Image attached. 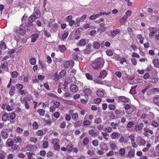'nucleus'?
Wrapping results in <instances>:
<instances>
[{
    "label": "nucleus",
    "instance_id": "72a5a7b5",
    "mask_svg": "<svg viewBox=\"0 0 159 159\" xmlns=\"http://www.w3.org/2000/svg\"><path fill=\"white\" fill-rule=\"evenodd\" d=\"M6 47L5 42L3 41V40H2L1 42V44H0V48L1 49L4 50L6 49Z\"/></svg>",
    "mask_w": 159,
    "mask_h": 159
},
{
    "label": "nucleus",
    "instance_id": "58836bf2",
    "mask_svg": "<svg viewBox=\"0 0 159 159\" xmlns=\"http://www.w3.org/2000/svg\"><path fill=\"white\" fill-rule=\"evenodd\" d=\"M89 141V139L87 137H86L84 138L83 141V144L84 146H86L88 145Z\"/></svg>",
    "mask_w": 159,
    "mask_h": 159
},
{
    "label": "nucleus",
    "instance_id": "052dcab7",
    "mask_svg": "<svg viewBox=\"0 0 159 159\" xmlns=\"http://www.w3.org/2000/svg\"><path fill=\"white\" fill-rule=\"evenodd\" d=\"M68 35V32L64 33L62 36L61 39L64 40L66 39Z\"/></svg>",
    "mask_w": 159,
    "mask_h": 159
},
{
    "label": "nucleus",
    "instance_id": "a19ab883",
    "mask_svg": "<svg viewBox=\"0 0 159 159\" xmlns=\"http://www.w3.org/2000/svg\"><path fill=\"white\" fill-rule=\"evenodd\" d=\"M110 125L112 126V129H117V127L119 125L116 123H114V122H112L110 123Z\"/></svg>",
    "mask_w": 159,
    "mask_h": 159
},
{
    "label": "nucleus",
    "instance_id": "0eeeda50",
    "mask_svg": "<svg viewBox=\"0 0 159 159\" xmlns=\"http://www.w3.org/2000/svg\"><path fill=\"white\" fill-rule=\"evenodd\" d=\"M70 90L71 92L75 93L78 90V87L75 84H71L70 86Z\"/></svg>",
    "mask_w": 159,
    "mask_h": 159
},
{
    "label": "nucleus",
    "instance_id": "f03ea898",
    "mask_svg": "<svg viewBox=\"0 0 159 159\" xmlns=\"http://www.w3.org/2000/svg\"><path fill=\"white\" fill-rule=\"evenodd\" d=\"M74 64V61L72 60L65 61L63 64V66L65 69L71 68L73 66Z\"/></svg>",
    "mask_w": 159,
    "mask_h": 159
},
{
    "label": "nucleus",
    "instance_id": "cd10ccee",
    "mask_svg": "<svg viewBox=\"0 0 159 159\" xmlns=\"http://www.w3.org/2000/svg\"><path fill=\"white\" fill-rule=\"evenodd\" d=\"M100 45V44L97 41H94L93 44V47L95 49H98Z\"/></svg>",
    "mask_w": 159,
    "mask_h": 159
},
{
    "label": "nucleus",
    "instance_id": "a18cd8bd",
    "mask_svg": "<svg viewBox=\"0 0 159 159\" xmlns=\"http://www.w3.org/2000/svg\"><path fill=\"white\" fill-rule=\"evenodd\" d=\"M151 91L153 93L159 94V88H154L151 89Z\"/></svg>",
    "mask_w": 159,
    "mask_h": 159
},
{
    "label": "nucleus",
    "instance_id": "864d4df0",
    "mask_svg": "<svg viewBox=\"0 0 159 159\" xmlns=\"http://www.w3.org/2000/svg\"><path fill=\"white\" fill-rule=\"evenodd\" d=\"M67 150L69 152L71 151V149L70 148H68V145H67L66 146V148H65L64 147H62L61 148V150L63 151H66V150Z\"/></svg>",
    "mask_w": 159,
    "mask_h": 159
},
{
    "label": "nucleus",
    "instance_id": "4d7b16f0",
    "mask_svg": "<svg viewBox=\"0 0 159 159\" xmlns=\"http://www.w3.org/2000/svg\"><path fill=\"white\" fill-rule=\"evenodd\" d=\"M102 122V120L101 118H98L95 119L94 122L95 124H98L101 123Z\"/></svg>",
    "mask_w": 159,
    "mask_h": 159
},
{
    "label": "nucleus",
    "instance_id": "dca6fc26",
    "mask_svg": "<svg viewBox=\"0 0 159 159\" xmlns=\"http://www.w3.org/2000/svg\"><path fill=\"white\" fill-rule=\"evenodd\" d=\"M119 134L118 132H114L110 134V137L112 139H116L118 138Z\"/></svg>",
    "mask_w": 159,
    "mask_h": 159
},
{
    "label": "nucleus",
    "instance_id": "f257e3e1",
    "mask_svg": "<svg viewBox=\"0 0 159 159\" xmlns=\"http://www.w3.org/2000/svg\"><path fill=\"white\" fill-rule=\"evenodd\" d=\"M101 60V59H98L93 61L91 66L94 70H98L102 66Z\"/></svg>",
    "mask_w": 159,
    "mask_h": 159
},
{
    "label": "nucleus",
    "instance_id": "5701e85b",
    "mask_svg": "<svg viewBox=\"0 0 159 159\" xmlns=\"http://www.w3.org/2000/svg\"><path fill=\"white\" fill-rule=\"evenodd\" d=\"M107 73L105 70H103L100 72L98 77L101 78H104L107 75Z\"/></svg>",
    "mask_w": 159,
    "mask_h": 159
},
{
    "label": "nucleus",
    "instance_id": "bb28decb",
    "mask_svg": "<svg viewBox=\"0 0 159 159\" xmlns=\"http://www.w3.org/2000/svg\"><path fill=\"white\" fill-rule=\"evenodd\" d=\"M39 37V35L38 34H35L31 36V42H35L37 39Z\"/></svg>",
    "mask_w": 159,
    "mask_h": 159
},
{
    "label": "nucleus",
    "instance_id": "412c9836",
    "mask_svg": "<svg viewBox=\"0 0 159 159\" xmlns=\"http://www.w3.org/2000/svg\"><path fill=\"white\" fill-rule=\"evenodd\" d=\"M35 146H33L31 144L26 146L25 148L28 151L32 152L34 151V148L35 147Z\"/></svg>",
    "mask_w": 159,
    "mask_h": 159
},
{
    "label": "nucleus",
    "instance_id": "5fc2aeb1",
    "mask_svg": "<svg viewBox=\"0 0 159 159\" xmlns=\"http://www.w3.org/2000/svg\"><path fill=\"white\" fill-rule=\"evenodd\" d=\"M82 123V122L80 120L77 121L75 123V126L77 127H79L81 125Z\"/></svg>",
    "mask_w": 159,
    "mask_h": 159
},
{
    "label": "nucleus",
    "instance_id": "c9c22d12",
    "mask_svg": "<svg viewBox=\"0 0 159 159\" xmlns=\"http://www.w3.org/2000/svg\"><path fill=\"white\" fill-rule=\"evenodd\" d=\"M71 117L73 120H76L78 119L79 115L77 113H74L73 115H72Z\"/></svg>",
    "mask_w": 159,
    "mask_h": 159
},
{
    "label": "nucleus",
    "instance_id": "ddd939ff",
    "mask_svg": "<svg viewBox=\"0 0 159 159\" xmlns=\"http://www.w3.org/2000/svg\"><path fill=\"white\" fill-rule=\"evenodd\" d=\"M100 147L101 149L103 151H107L108 150L107 145L104 142H102L100 144Z\"/></svg>",
    "mask_w": 159,
    "mask_h": 159
},
{
    "label": "nucleus",
    "instance_id": "f8f14e48",
    "mask_svg": "<svg viewBox=\"0 0 159 159\" xmlns=\"http://www.w3.org/2000/svg\"><path fill=\"white\" fill-rule=\"evenodd\" d=\"M148 80L151 83H156L158 80L157 76L156 75H151Z\"/></svg>",
    "mask_w": 159,
    "mask_h": 159
},
{
    "label": "nucleus",
    "instance_id": "09e8293b",
    "mask_svg": "<svg viewBox=\"0 0 159 159\" xmlns=\"http://www.w3.org/2000/svg\"><path fill=\"white\" fill-rule=\"evenodd\" d=\"M110 147L112 150H114L116 147V145L115 143L112 142L110 144Z\"/></svg>",
    "mask_w": 159,
    "mask_h": 159
},
{
    "label": "nucleus",
    "instance_id": "0e129e2a",
    "mask_svg": "<svg viewBox=\"0 0 159 159\" xmlns=\"http://www.w3.org/2000/svg\"><path fill=\"white\" fill-rule=\"evenodd\" d=\"M109 116L112 119L114 120L115 119L116 117L115 114L113 111H111L110 112Z\"/></svg>",
    "mask_w": 159,
    "mask_h": 159
},
{
    "label": "nucleus",
    "instance_id": "4c0bfd02",
    "mask_svg": "<svg viewBox=\"0 0 159 159\" xmlns=\"http://www.w3.org/2000/svg\"><path fill=\"white\" fill-rule=\"evenodd\" d=\"M108 107L110 110L113 111L116 109V105L113 104H110L108 105Z\"/></svg>",
    "mask_w": 159,
    "mask_h": 159
},
{
    "label": "nucleus",
    "instance_id": "20e7f679",
    "mask_svg": "<svg viewBox=\"0 0 159 159\" xmlns=\"http://www.w3.org/2000/svg\"><path fill=\"white\" fill-rule=\"evenodd\" d=\"M31 99L28 97H25L23 99V101L24 102V104L25 108L28 109L30 108L29 103L30 102Z\"/></svg>",
    "mask_w": 159,
    "mask_h": 159
},
{
    "label": "nucleus",
    "instance_id": "3c124183",
    "mask_svg": "<svg viewBox=\"0 0 159 159\" xmlns=\"http://www.w3.org/2000/svg\"><path fill=\"white\" fill-rule=\"evenodd\" d=\"M30 62L32 65H34L36 64V60L34 57H32L30 60Z\"/></svg>",
    "mask_w": 159,
    "mask_h": 159
},
{
    "label": "nucleus",
    "instance_id": "603ef678",
    "mask_svg": "<svg viewBox=\"0 0 159 159\" xmlns=\"http://www.w3.org/2000/svg\"><path fill=\"white\" fill-rule=\"evenodd\" d=\"M151 146V144L149 143H148L147 145L146 148H145L143 149V151L144 152L147 151L148 150L149 148Z\"/></svg>",
    "mask_w": 159,
    "mask_h": 159
},
{
    "label": "nucleus",
    "instance_id": "2eb2a0df",
    "mask_svg": "<svg viewBox=\"0 0 159 159\" xmlns=\"http://www.w3.org/2000/svg\"><path fill=\"white\" fill-rule=\"evenodd\" d=\"M97 95L99 97H102L104 96L105 91L103 90L98 89L96 92Z\"/></svg>",
    "mask_w": 159,
    "mask_h": 159
},
{
    "label": "nucleus",
    "instance_id": "9d476101",
    "mask_svg": "<svg viewBox=\"0 0 159 159\" xmlns=\"http://www.w3.org/2000/svg\"><path fill=\"white\" fill-rule=\"evenodd\" d=\"M120 30L117 29L111 31L110 34L109 36L111 37H113L117 34H119L120 33Z\"/></svg>",
    "mask_w": 159,
    "mask_h": 159
},
{
    "label": "nucleus",
    "instance_id": "6ab92c4d",
    "mask_svg": "<svg viewBox=\"0 0 159 159\" xmlns=\"http://www.w3.org/2000/svg\"><path fill=\"white\" fill-rule=\"evenodd\" d=\"M19 33L21 35H23L25 34V29L24 27H22V26L20 25V27L18 29Z\"/></svg>",
    "mask_w": 159,
    "mask_h": 159
},
{
    "label": "nucleus",
    "instance_id": "c85d7f7f",
    "mask_svg": "<svg viewBox=\"0 0 159 159\" xmlns=\"http://www.w3.org/2000/svg\"><path fill=\"white\" fill-rule=\"evenodd\" d=\"M1 135L4 139H7L8 137V133L6 131H2L1 133Z\"/></svg>",
    "mask_w": 159,
    "mask_h": 159
},
{
    "label": "nucleus",
    "instance_id": "e433bc0d",
    "mask_svg": "<svg viewBox=\"0 0 159 159\" xmlns=\"http://www.w3.org/2000/svg\"><path fill=\"white\" fill-rule=\"evenodd\" d=\"M107 55L109 57L113 55V51L111 49H107L106 51Z\"/></svg>",
    "mask_w": 159,
    "mask_h": 159
},
{
    "label": "nucleus",
    "instance_id": "7c9ffc66",
    "mask_svg": "<svg viewBox=\"0 0 159 159\" xmlns=\"http://www.w3.org/2000/svg\"><path fill=\"white\" fill-rule=\"evenodd\" d=\"M58 48L60 51L62 52H64L66 51V50L65 46L64 45H59Z\"/></svg>",
    "mask_w": 159,
    "mask_h": 159
},
{
    "label": "nucleus",
    "instance_id": "4468645a",
    "mask_svg": "<svg viewBox=\"0 0 159 159\" xmlns=\"http://www.w3.org/2000/svg\"><path fill=\"white\" fill-rule=\"evenodd\" d=\"M144 136L146 137H148V133H150L151 134H152L153 133L152 131L149 128H145L144 129Z\"/></svg>",
    "mask_w": 159,
    "mask_h": 159
},
{
    "label": "nucleus",
    "instance_id": "b1692460",
    "mask_svg": "<svg viewBox=\"0 0 159 159\" xmlns=\"http://www.w3.org/2000/svg\"><path fill=\"white\" fill-rule=\"evenodd\" d=\"M15 86L12 85L9 91V94L11 96H13L15 93Z\"/></svg>",
    "mask_w": 159,
    "mask_h": 159
},
{
    "label": "nucleus",
    "instance_id": "a211bd4d",
    "mask_svg": "<svg viewBox=\"0 0 159 159\" xmlns=\"http://www.w3.org/2000/svg\"><path fill=\"white\" fill-rule=\"evenodd\" d=\"M86 42L84 39H81L80 42L77 43L76 45L78 46H84L86 44Z\"/></svg>",
    "mask_w": 159,
    "mask_h": 159
},
{
    "label": "nucleus",
    "instance_id": "a878e982",
    "mask_svg": "<svg viewBox=\"0 0 159 159\" xmlns=\"http://www.w3.org/2000/svg\"><path fill=\"white\" fill-rule=\"evenodd\" d=\"M124 108L126 110V112L128 114H131L132 112V111H131L130 112H128V110L131 109V107L128 104H126L124 106Z\"/></svg>",
    "mask_w": 159,
    "mask_h": 159
},
{
    "label": "nucleus",
    "instance_id": "de8ad7c7",
    "mask_svg": "<svg viewBox=\"0 0 159 159\" xmlns=\"http://www.w3.org/2000/svg\"><path fill=\"white\" fill-rule=\"evenodd\" d=\"M44 34L45 36L48 37H49L51 36V34L50 32L46 30H43Z\"/></svg>",
    "mask_w": 159,
    "mask_h": 159
},
{
    "label": "nucleus",
    "instance_id": "473e14b6",
    "mask_svg": "<svg viewBox=\"0 0 159 159\" xmlns=\"http://www.w3.org/2000/svg\"><path fill=\"white\" fill-rule=\"evenodd\" d=\"M9 118L7 113H5L2 116V119L3 121H6L7 120H9Z\"/></svg>",
    "mask_w": 159,
    "mask_h": 159
},
{
    "label": "nucleus",
    "instance_id": "aec40b11",
    "mask_svg": "<svg viewBox=\"0 0 159 159\" xmlns=\"http://www.w3.org/2000/svg\"><path fill=\"white\" fill-rule=\"evenodd\" d=\"M66 74V71L65 70L63 69L61 70V71L59 73L58 76L61 78H62L65 76Z\"/></svg>",
    "mask_w": 159,
    "mask_h": 159
},
{
    "label": "nucleus",
    "instance_id": "f704fd0d",
    "mask_svg": "<svg viewBox=\"0 0 159 159\" xmlns=\"http://www.w3.org/2000/svg\"><path fill=\"white\" fill-rule=\"evenodd\" d=\"M134 149H131L130 150L128 154V156L129 158H131L132 157H134Z\"/></svg>",
    "mask_w": 159,
    "mask_h": 159
},
{
    "label": "nucleus",
    "instance_id": "ea45409f",
    "mask_svg": "<svg viewBox=\"0 0 159 159\" xmlns=\"http://www.w3.org/2000/svg\"><path fill=\"white\" fill-rule=\"evenodd\" d=\"M119 153L121 156H123L125 154V150L124 148H120L119 150Z\"/></svg>",
    "mask_w": 159,
    "mask_h": 159
},
{
    "label": "nucleus",
    "instance_id": "7ed1b4c3",
    "mask_svg": "<svg viewBox=\"0 0 159 159\" xmlns=\"http://www.w3.org/2000/svg\"><path fill=\"white\" fill-rule=\"evenodd\" d=\"M150 33L149 34V36L150 38H152L155 35L157 31L156 28L154 27H150L148 29Z\"/></svg>",
    "mask_w": 159,
    "mask_h": 159
},
{
    "label": "nucleus",
    "instance_id": "8fccbe9b",
    "mask_svg": "<svg viewBox=\"0 0 159 159\" xmlns=\"http://www.w3.org/2000/svg\"><path fill=\"white\" fill-rule=\"evenodd\" d=\"M7 156V153L5 152H3L0 153V159H5Z\"/></svg>",
    "mask_w": 159,
    "mask_h": 159
},
{
    "label": "nucleus",
    "instance_id": "bf43d9fd",
    "mask_svg": "<svg viewBox=\"0 0 159 159\" xmlns=\"http://www.w3.org/2000/svg\"><path fill=\"white\" fill-rule=\"evenodd\" d=\"M38 140V139L37 138L32 137L30 139V141L31 142H33L34 143H36Z\"/></svg>",
    "mask_w": 159,
    "mask_h": 159
},
{
    "label": "nucleus",
    "instance_id": "423d86ee",
    "mask_svg": "<svg viewBox=\"0 0 159 159\" xmlns=\"http://www.w3.org/2000/svg\"><path fill=\"white\" fill-rule=\"evenodd\" d=\"M36 19H37L33 15L30 16L28 18V22L27 23V26H33V22Z\"/></svg>",
    "mask_w": 159,
    "mask_h": 159
},
{
    "label": "nucleus",
    "instance_id": "393cba45",
    "mask_svg": "<svg viewBox=\"0 0 159 159\" xmlns=\"http://www.w3.org/2000/svg\"><path fill=\"white\" fill-rule=\"evenodd\" d=\"M154 66L156 68H159V59H154L152 61Z\"/></svg>",
    "mask_w": 159,
    "mask_h": 159
},
{
    "label": "nucleus",
    "instance_id": "37998d69",
    "mask_svg": "<svg viewBox=\"0 0 159 159\" xmlns=\"http://www.w3.org/2000/svg\"><path fill=\"white\" fill-rule=\"evenodd\" d=\"M75 84L78 87V88H82L83 86V84L80 81H76Z\"/></svg>",
    "mask_w": 159,
    "mask_h": 159
},
{
    "label": "nucleus",
    "instance_id": "1a4fd4ad",
    "mask_svg": "<svg viewBox=\"0 0 159 159\" xmlns=\"http://www.w3.org/2000/svg\"><path fill=\"white\" fill-rule=\"evenodd\" d=\"M0 68L2 70H5L7 71L8 70V63L6 61H5L1 64Z\"/></svg>",
    "mask_w": 159,
    "mask_h": 159
},
{
    "label": "nucleus",
    "instance_id": "9b49d317",
    "mask_svg": "<svg viewBox=\"0 0 159 159\" xmlns=\"http://www.w3.org/2000/svg\"><path fill=\"white\" fill-rule=\"evenodd\" d=\"M119 101L123 102H128L129 101V99L124 96H118L117 97Z\"/></svg>",
    "mask_w": 159,
    "mask_h": 159
},
{
    "label": "nucleus",
    "instance_id": "774afa93",
    "mask_svg": "<svg viewBox=\"0 0 159 159\" xmlns=\"http://www.w3.org/2000/svg\"><path fill=\"white\" fill-rule=\"evenodd\" d=\"M32 126L35 129H37L39 127V125L38 123L36 121H35L33 124Z\"/></svg>",
    "mask_w": 159,
    "mask_h": 159
},
{
    "label": "nucleus",
    "instance_id": "f3484780",
    "mask_svg": "<svg viewBox=\"0 0 159 159\" xmlns=\"http://www.w3.org/2000/svg\"><path fill=\"white\" fill-rule=\"evenodd\" d=\"M34 12L33 13L34 15H33L37 19H38L41 16V13L40 11L39 10H37L35 11V9H34Z\"/></svg>",
    "mask_w": 159,
    "mask_h": 159
},
{
    "label": "nucleus",
    "instance_id": "69168bd1",
    "mask_svg": "<svg viewBox=\"0 0 159 159\" xmlns=\"http://www.w3.org/2000/svg\"><path fill=\"white\" fill-rule=\"evenodd\" d=\"M36 134L39 136H41L43 134V132L42 129H40L37 131Z\"/></svg>",
    "mask_w": 159,
    "mask_h": 159
},
{
    "label": "nucleus",
    "instance_id": "39448f33",
    "mask_svg": "<svg viewBox=\"0 0 159 159\" xmlns=\"http://www.w3.org/2000/svg\"><path fill=\"white\" fill-rule=\"evenodd\" d=\"M59 140L56 139L52 140V143L54 145V148L55 150H58L60 148L59 144Z\"/></svg>",
    "mask_w": 159,
    "mask_h": 159
},
{
    "label": "nucleus",
    "instance_id": "c756f323",
    "mask_svg": "<svg viewBox=\"0 0 159 159\" xmlns=\"http://www.w3.org/2000/svg\"><path fill=\"white\" fill-rule=\"evenodd\" d=\"M127 16H124L120 19V25H123L126 21L127 19Z\"/></svg>",
    "mask_w": 159,
    "mask_h": 159
},
{
    "label": "nucleus",
    "instance_id": "4be33fe9",
    "mask_svg": "<svg viewBox=\"0 0 159 159\" xmlns=\"http://www.w3.org/2000/svg\"><path fill=\"white\" fill-rule=\"evenodd\" d=\"M89 134L92 137H94L97 136V133L93 129H91L88 131Z\"/></svg>",
    "mask_w": 159,
    "mask_h": 159
},
{
    "label": "nucleus",
    "instance_id": "6e6552de",
    "mask_svg": "<svg viewBox=\"0 0 159 159\" xmlns=\"http://www.w3.org/2000/svg\"><path fill=\"white\" fill-rule=\"evenodd\" d=\"M92 92V89L89 88H85L83 91V93L86 97H88L89 95H91Z\"/></svg>",
    "mask_w": 159,
    "mask_h": 159
},
{
    "label": "nucleus",
    "instance_id": "e2e57ef3",
    "mask_svg": "<svg viewBox=\"0 0 159 159\" xmlns=\"http://www.w3.org/2000/svg\"><path fill=\"white\" fill-rule=\"evenodd\" d=\"M26 154L28 156V157L29 159H31L33 156L34 155V154L33 152H28L26 153Z\"/></svg>",
    "mask_w": 159,
    "mask_h": 159
},
{
    "label": "nucleus",
    "instance_id": "6e6d98bb",
    "mask_svg": "<svg viewBox=\"0 0 159 159\" xmlns=\"http://www.w3.org/2000/svg\"><path fill=\"white\" fill-rule=\"evenodd\" d=\"M85 76L88 80H92L93 79V76L89 73H86L85 74Z\"/></svg>",
    "mask_w": 159,
    "mask_h": 159
},
{
    "label": "nucleus",
    "instance_id": "13d9d810",
    "mask_svg": "<svg viewBox=\"0 0 159 159\" xmlns=\"http://www.w3.org/2000/svg\"><path fill=\"white\" fill-rule=\"evenodd\" d=\"M48 141H45L43 144V147L44 148H47L48 146Z\"/></svg>",
    "mask_w": 159,
    "mask_h": 159
},
{
    "label": "nucleus",
    "instance_id": "79ce46f5",
    "mask_svg": "<svg viewBox=\"0 0 159 159\" xmlns=\"http://www.w3.org/2000/svg\"><path fill=\"white\" fill-rule=\"evenodd\" d=\"M105 25V24L104 21L103 22H102V23H101L99 24V26H100L102 28V29H101V30L102 32L105 31V29L106 28V27H104Z\"/></svg>",
    "mask_w": 159,
    "mask_h": 159
},
{
    "label": "nucleus",
    "instance_id": "2f4dec72",
    "mask_svg": "<svg viewBox=\"0 0 159 159\" xmlns=\"http://www.w3.org/2000/svg\"><path fill=\"white\" fill-rule=\"evenodd\" d=\"M37 112L39 113L40 116H44L45 111L42 109H39L37 111Z\"/></svg>",
    "mask_w": 159,
    "mask_h": 159
},
{
    "label": "nucleus",
    "instance_id": "338daca9",
    "mask_svg": "<svg viewBox=\"0 0 159 159\" xmlns=\"http://www.w3.org/2000/svg\"><path fill=\"white\" fill-rule=\"evenodd\" d=\"M27 16H25V15H24L22 17V18L21 19L22 22L23 23V24L25 23L26 21L27 20Z\"/></svg>",
    "mask_w": 159,
    "mask_h": 159
},
{
    "label": "nucleus",
    "instance_id": "c03bdc74",
    "mask_svg": "<svg viewBox=\"0 0 159 159\" xmlns=\"http://www.w3.org/2000/svg\"><path fill=\"white\" fill-rule=\"evenodd\" d=\"M153 102L155 104L159 107V97L154 98Z\"/></svg>",
    "mask_w": 159,
    "mask_h": 159
},
{
    "label": "nucleus",
    "instance_id": "680f3d73",
    "mask_svg": "<svg viewBox=\"0 0 159 159\" xmlns=\"http://www.w3.org/2000/svg\"><path fill=\"white\" fill-rule=\"evenodd\" d=\"M102 134L103 135V138L106 140H108V138L107 137V136H108V134L107 133H104L103 132H102Z\"/></svg>",
    "mask_w": 159,
    "mask_h": 159
},
{
    "label": "nucleus",
    "instance_id": "49530a36",
    "mask_svg": "<svg viewBox=\"0 0 159 159\" xmlns=\"http://www.w3.org/2000/svg\"><path fill=\"white\" fill-rule=\"evenodd\" d=\"M99 141L98 139H94L92 141V144L95 147L97 146L98 145Z\"/></svg>",
    "mask_w": 159,
    "mask_h": 159
}]
</instances>
